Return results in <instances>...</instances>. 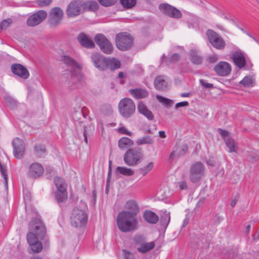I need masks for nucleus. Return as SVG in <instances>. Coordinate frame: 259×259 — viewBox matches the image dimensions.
Returning a JSON list of instances; mask_svg holds the SVG:
<instances>
[{
	"label": "nucleus",
	"mask_w": 259,
	"mask_h": 259,
	"mask_svg": "<svg viewBox=\"0 0 259 259\" xmlns=\"http://www.w3.org/2000/svg\"><path fill=\"white\" fill-rule=\"evenodd\" d=\"M30 231L27 235V240L29 245L36 243L38 239L43 240L46 235V228L44 223L38 218H33L29 223Z\"/></svg>",
	"instance_id": "1"
},
{
	"label": "nucleus",
	"mask_w": 259,
	"mask_h": 259,
	"mask_svg": "<svg viewBox=\"0 0 259 259\" xmlns=\"http://www.w3.org/2000/svg\"><path fill=\"white\" fill-rule=\"evenodd\" d=\"M138 224L136 217L130 215L128 212L121 211L117 217V225L118 229L124 233L135 230Z\"/></svg>",
	"instance_id": "2"
},
{
	"label": "nucleus",
	"mask_w": 259,
	"mask_h": 259,
	"mask_svg": "<svg viewBox=\"0 0 259 259\" xmlns=\"http://www.w3.org/2000/svg\"><path fill=\"white\" fill-rule=\"evenodd\" d=\"M62 61L66 65L76 68H73L70 70L72 81L75 83L78 82L82 85L83 80V76L80 71L81 66L76 60L68 56H63Z\"/></svg>",
	"instance_id": "3"
},
{
	"label": "nucleus",
	"mask_w": 259,
	"mask_h": 259,
	"mask_svg": "<svg viewBox=\"0 0 259 259\" xmlns=\"http://www.w3.org/2000/svg\"><path fill=\"white\" fill-rule=\"evenodd\" d=\"M143 154L141 149L135 147L128 149L123 155V161L128 166H135L141 161Z\"/></svg>",
	"instance_id": "4"
},
{
	"label": "nucleus",
	"mask_w": 259,
	"mask_h": 259,
	"mask_svg": "<svg viewBox=\"0 0 259 259\" xmlns=\"http://www.w3.org/2000/svg\"><path fill=\"white\" fill-rule=\"evenodd\" d=\"M118 107L120 115L124 118L131 117L136 111L135 103L129 98L122 99L118 103Z\"/></svg>",
	"instance_id": "5"
},
{
	"label": "nucleus",
	"mask_w": 259,
	"mask_h": 259,
	"mask_svg": "<svg viewBox=\"0 0 259 259\" xmlns=\"http://www.w3.org/2000/svg\"><path fill=\"white\" fill-rule=\"evenodd\" d=\"M133 41L134 38L127 32H120L116 35V46L118 50L121 51H125L129 50L132 47Z\"/></svg>",
	"instance_id": "6"
},
{
	"label": "nucleus",
	"mask_w": 259,
	"mask_h": 259,
	"mask_svg": "<svg viewBox=\"0 0 259 259\" xmlns=\"http://www.w3.org/2000/svg\"><path fill=\"white\" fill-rule=\"evenodd\" d=\"M205 166L200 161L193 163L189 168V179L193 183H198L204 174Z\"/></svg>",
	"instance_id": "7"
},
{
	"label": "nucleus",
	"mask_w": 259,
	"mask_h": 259,
	"mask_svg": "<svg viewBox=\"0 0 259 259\" xmlns=\"http://www.w3.org/2000/svg\"><path fill=\"white\" fill-rule=\"evenodd\" d=\"M87 220L88 216L84 211L79 209L78 207L73 209L70 217L72 226L75 228L81 227L87 223Z\"/></svg>",
	"instance_id": "8"
},
{
	"label": "nucleus",
	"mask_w": 259,
	"mask_h": 259,
	"mask_svg": "<svg viewBox=\"0 0 259 259\" xmlns=\"http://www.w3.org/2000/svg\"><path fill=\"white\" fill-rule=\"evenodd\" d=\"M94 40L100 50L105 54H111L114 50L113 46L109 40L102 33H98L94 37Z\"/></svg>",
	"instance_id": "9"
},
{
	"label": "nucleus",
	"mask_w": 259,
	"mask_h": 259,
	"mask_svg": "<svg viewBox=\"0 0 259 259\" xmlns=\"http://www.w3.org/2000/svg\"><path fill=\"white\" fill-rule=\"evenodd\" d=\"M206 35L212 47L218 50H223L226 47L224 39L216 32L212 29H208Z\"/></svg>",
	"instance_id": "10"
},
{
	"label": "nucleus",
	"mask_w": 259,
	"mask_h": 259,
	"mask_svg": "<svg viewBox=\"0 0 259 259\" xmlns=\"http://www.w3.org/2000/svg\"><path fill=\"white\" fill-rule=\"evenodd\" d=\"M64 15L63 11L56 7L51 9L49 12L48 23L51 27L55 28L61 22Z\"/></svg>",
	"instance_id": "11"
},
{
	"label": "nucleus",
	"mask_w": 259,
	"mask_h": 259,
	"mask_svg": "<svg viewBox=\"0 0 259 259\" xmlns=\"http://www.w3.org/2000/svg\"><path fill=\"white\" fill-rule=\"evenodd\" d=\"M47 15V12L45 10L37 11L27 18L26 24L31 27L37 26L46 19Z\"/></svg>",
	"instance_id": "12"
},
{
	"label": "nucleus",
	"mask_w": 259,
	"mask_h": 259,
	"mask_svg": "<svg viewBox=\"0 0 259 259\" xmlns=\"http://www.w3.org/2000/svg\"><path fill=\"white\" fill-rule=\"evenodd\" d=\"M158 8L163 14L171 18L179 19L182 17V13L179 10L168 4H161Z\"/></svg>",
	"instance_id": "13"
},
{
	"label": "nucleus",
	"mask_w": 259,
	"mask_h": 259,
	"mask_svg": "<svg viewBox=\"0 0 259 259\" xmlns=\"http://www.w3.org/2000/svg\"><path fill=\"white\" fill-rule=\"evenodd\" d=\"M82 1L76 0L71 1L67 6L66 14L68 18L75 17L82 13Z\"/></svg>",
	"instance_id": "14"
},
{
	"label": "nucleus",
	"mask_w": 259,
	"mask_h": 259,
	"mask_svg": "<svg viewBox=\"0 0 259 259\" xmlns=\"http://www.w3.org/2000/svg\"><path fill=\"white\" fill-rule=\"evenodd\" d=\"M230 58L238 68L241 69L245 67L246 63L245 54L241 50L238 49L233 51L230 55Z\"/></svg>",
	"instance_id": "15"
},
{
	"label": "nucleus",
	"mask_w": 259,
	"mask_h": 259,
	"mask_svg": "<svg viewBox=\"0 0 259 259\" xmlns=\"http://www.w3.org/2000/svg\"><path fill=\"white\" fill-rule=\"evenodd\" d=\"M14 155L17 159H21L25 153L24 141L19 138H15L12 142Z\"/></svg>",
	"instance_id": "16"
},
{
	"label": "nucleus",
	"mask_w": 259,
	"mask_h": 259,
	"mask_svg": "<svg viewBox=\"0 0 259 259\" xmlns=\"http://www.w3.org/2000/svg\"><path fill=\"white\" fill-rule=\"evenodd\" d=\"M213 69L218 75L227 76L230 74L232 68L228 62L221 61L214 66Z\"/></svg>",
	"instance_id": "17"
},
{
	"label": "nucleus",
	"mask_w": 259,
	"mask_h": 259,
	"mask_svg": "<svg viewBox=\"0 0 259 259\" xmlns=\"http://www.w3.org/2000/svg\"><path fill=\"white\" fill-rule=\"evenodd\" d=\"M91 60L94 66L98 70H106L107 57L99 53H95L92 55Z\"/></svg>",
	"instance_id": "18"
},
{
	"label": "nucleus",
	"mask_w": 259,
	"mask_h": 259,
	"mask_svg": "<svg viewBox=\"0 0 259 259\" xmlns=\"http://www.w3.org/2000/svg\"><path fill=\"white\" fill-rule=\"evenodd\" d=\"M12 72L21 78L26 79L29 76V72L27 69L21 64H12L11 67Z\"/></svg>",
	"instance_id": "19"
},
{
	"label": "nucleus",
	"mask_w": 259,
	"mask_h": 259,
	"mask_svg": "<svg viewBox=\"0 0 259 259\" xmlns=\"http://www.w3.org/2000/svg\"><path fill=\"white\" fill-rule=\"evenodd\" d=\"M188 146L185 144L181 145H176L174 147V150L169 155V159L173 160L175 158H179L181 156L184 155L187 152Z\"/></svg>",
	"instance_id": "20"
},
{
	"label": "nucleus",
	"mask_w": 259,
	"mask_h": 259,
	"mask_svg": "<svg viewBox=\"0 0 259 259\" xmlns=\"http://www.w3.org/2000/svg\"><path fill=\"white\" fill-rule=\"evenodd\" d=\"M44 172L43 166L39 163H32L29 168V176L32 178H37L40 177Z\"/></svg>",
	"instance_id": "21"
},
{
	"label": "nucleus",
	"mask_w": 259,
	"mask_h": 259,
	"mask_svg": "<svg viewBox=\"0 0 259 259\" xmlns=\"http://www.w3.org/2000/svg\"><path fill=\"white\" fill-rule=\"evenodd\" d=\"M77 39L79 43L84 48L93 49L95 47L94 41L83 32H80L78 34Z\"/></svg>",
	"instance_id": "22"
},
{
	"label": "nucleus",
	"mask_w": 259,
	"mask_h": 259,
	"mask_svg": "<svg viewBox=\"0 0 259 259\" xmlns=\"http://www.w3.org/2000/svg\"><path fill=\"white\" fill-rule=\"evenodd\" d=\"M125 207L129 211H122L123 212H128L133 217H136L139 213L140 209L137 202L134 200H130L126 202Z\"/></svg>",
	"instance_id": "23"
},
{
	"label": "nucleus",
	"mask_w": 259,
	"mask_h": 259,
	"mask_svg": "<svg viewBox=\"0 0 259 259\" xmlns=\"http://www.w3.org/2000/svg\"><path fill=\"white\" fill-rule=\"evenodd\" d=\"M137 108L138 112L148 120H153L154 119V116L152 112L148 109L143 102L141 101L138 103Z\"/></svg>",
	"instance_id": "24"
},
{
	"label": "nucleus",
	"mask_w": 259,
	"mask_h": 259,
	"mask_svg": "<svg viewBox=\"0 0 259 259\" xmlns=\"http://www.w3.org/2000/svg\"><path fill=\"white\" fill-rule=\"evenodd\" d=\"M154 85L155 88L159 91H165L167 88V82L165 80V76L159 75L154 80Z\"/></svg>",
	"instance_id": "25"
},
{
	"label": "nucleus",
	"mask_w": 259,
	"mask_h": 259,
	"mask_svg": "<svg viewBox=\"0 0 259 259\" xmlns=\"http://www.w3.org/2000/svg\"><path fill=\"white\" fill-rule=\"evenodd\" d=\"M129 92L132 96L137 99L146 98L149 95L147 90L142 88L131 89L129 90Z\"/></svg>",
	"instance_id": "26"
},
{
	"label": "nucleus",
	"mask_w": 259,
	"mask_h": 259,
	"mask_svg": "<svg viewBox=\"0 0 259 259\" xmlns=\"http://www.w3.org/2000/svg\"><path fill=\"white\" fill-rule=\"evenodd\" d=\"M143 217L147 222L151 224H156L159 220L158 216L155 212L149 210H145Z\"/></svg>",
	"instance_id": "27"
},
{
	"label": "nucleus",
	"mask_w": 259,
	"mask_h": 259,
	"mask_svg": "<svg viewBox=\"0 0 259 259\" xmlns=\"http://www.w3.org/2000/svg\"><path fill=\"white\" fill-rule=\"evenodd\" d=\"M121 66L120 61L114 58H109L107 57L106 70L109 69L112 71L120 68Z\"/></svg>",
	"instance_id": "28"
},
{
	"label": "nucleus",
	"mask_w": 259,
	"mask_h": 259,
	"mask_svg": "<svg viewBox=\"0 0 259 259\" xmlns=\"http://www.w3.org/2000/svg\"><path fill=\"white\" fill-rule=\"evenodd\" d=\"M82 4L83 10L96 12L99 8L98 4L96 2L93 1H88L85 2L82 1Z\"/></svg>",
	"instance_id": "29"
},
{
	"label": "nucleus",
	"mask_w": 259,
	"mask_h": 259,
	"mask_svg": "<svg viewBox=\"0 0 259 259\" xmlns=\"http://www.w3.org/2000/svg\"><path fill=\"white\" fill-rule=\"evenodd\" d=\"M116 175L121 174L124 176H132L134 175L135 171L133 169L125 166H117L115 169Z\"/></svg>",
	"instance_id": "30"
},
{
	"label": "nucleus",
	"mask_w": 259,
	"mask_h": 259,
	"mask_svg": "<svg viewBox=\"0 0 259 259\" xmlns=\"http://www.w3.org/2000/svg\"><path fill=\"white\" fill-rule=\"evenodd\" d=\"M133 145V141L127 137H122L118 141V146L121 150L127 149Z\"/></svg>",
	"instance_id": "31"
},
{
	"label": "nucleus",
	"mask_w": 259,
	"mask_h": 259,
	"mask_svg": "<svg viewBox=\"0 0 259 259\" xmlns=\"http://www.w3.org/2000/svg\"><path fill=\"white\" fill-rule=\"evenodd\" d=\"M47 150L45 145L36 144L34 146V154L38 158L44 157L46 155Z\"/></svg>",
	"instance_id": "32"
},
{
	"label": "nucleus",
	"mask_w": 259,
	"mask_h": 259,
	"mask_svg": "<svg viewBox=\"0 0 259 259\" xmlns=\"http://www.w3.org/2000/svg\"><path fill=\"white\" fill-rule=\"evenodd\" d=\"M170 221V212L165 210L160 215V225L166 229Z\"/></svg>",
	"instance_id": "33"
},
{
	"label": "nucleus",
	"mask_w": 259,
	"mask_h": 259,
	"mask_svg": "<svg viewBox=\"0 0 259 259\" xmlns=\"http://www.w3.org/2000/svg\"><path fill=\"white\" fill-rule=\"evenodd\" d=\"M190 59L191 62L196 65H200L203 62V58L199 56L195 50H191L190 53Z\"/></svg>",
	"instance_id": "34"
},
{
	"label": "nucleus",
	"mask_w": 259,
	"mask_h": 259,
	"mask_svg": "<svg viewBox=\"0 0 259 259\" xmlns=\"http://www.w3.org/2000/svg\"><path fill=\"white\" fill-rule=\"evenodd\" d=\"M55 199L59 203L66 201L68 197L67 190H57L55 193Z\"/></svg>",
	"instance_id": "35"
},
{
	"label": "nucleus",
	"mask_w": 259,
	"mask_h": 259,
	"mask_svg": "<svg viewBox=\"0 0 259 259\" xmlns=\"http://www.w3.org/2000/svg\"><path fill=\"white\" fill-rule=\"evenodd\" d=\"M54 182L57 190H66L67 184L63 178L55 177L54 179Z\"/></svg>",
	"instance_id": "36"
},
{
	"label": "nucleus",
	"mask_w": 259,
	"mask_h": 259,
	"mask_svg": "<svg viewBox=\"0 0 259 259\" xmlns=\"http://www.w3.org/2000/svg\"><path fill=\"white\" fill-rule=\"evenodd\" d=\"M155 247V243L153 241L150 243H146V242L141 245L140 247L137 248L139 252L145 253L152 249Z\"/></svg>",
	"instance_id": "37"
},
{
	"label": "nucleus",
	"mask_w": 259,
	"mask_h": 259,
	"mask_svg": "<svg viewBox=\"0 0 259 259\" xmlns=\"http://www.w3.org/2000/svg\"><path fill=\"white\" fill-rule=\"evenodd\" d=\"M100 111L104 115H110L113 112V109L111 105L104 104L100 106Z\"/></svg>",
	"instance_id": "38"
},
{
	"label": "nucleus",
	"mask_w": 259,
	"mask_h": 259,
	"mask_svg": "<svg viewBox=\"0 0 259 259\" xmlns=\"http://www.w3.org/2000/svg\"><path fill=\"white\" fill-rule=\"evenodd\" d=\"M4 100L7 106L11 109H14L17 107V102L11 97H5Z\"/></svg>",
	"instance_id": "39"
},
{
	"label": "nucleus",
	"mask_w": 259,
	"mask_h": 259,
	"mask_svg": "<svg viewBox=\"0 0 259 259\" xmlns=\"http://www.w3.org/2000/svg\"><path fill=\"white\" fill-rule=\"evenodd\" d=\"M153 140L150 136H144L140 139H138L136 141V143L138 145L143 144H152L153 143Z\"/></svg>",
	"instance_id": "40"
},
{
	"label": "nucleus",
	"mask_w": 259,
	"mask_h": 259,
	"mask_svg": "<svg viewBox=\"0 0 259 259\" xmlns=\"http://www.w3.org/2000/svg\"><path fill=\"white\" fill-rule=\"evenodd\" d=\"M240 83L244 87H253L254 82L251 77L246 76L240 81Z\"/></svg>",
	"instance_id": "41"
},
{
	"label": "nucleus",
	"mask_w": 259,
	"mask_h": 259,
	"mask_svg": "<svg viewBox=\"0 0 259 259\" xmlns=\"http://www.w3.org/2000/svg\"><path fill=\"white\" fill-rule=\"evenodd\" d=\"M154 166V163L153 162H150L146 166H143L138 169V171L140 174H142L143 176L146 175L150 170L152 169Z\"/></svg>",
	"instance_id": "42"
},
{
	"label": "nucleus",
	"mask_w": 259,
	"mask_h": 259,
	"mask_svg": "<svg viewBox=\"0 0 259 259\" xmlns=\"http://www.w3.org/2000/svg\"><path fill=\"white\" fill-rule=\"evenodd\" d=\"M226 146L229 149L230 152H236L235 149V142L233 138L230 137L227 139L225 141Z\"/></svg>",
	"instance_id": "43"
},
{
	"label": "nucleus",
	"mask_w": 259,
	"mask_h": 259,
	"mask_svg": "<svg viewBox=\"0 0 259 259\" xmlns=\"http://www.w3.org/2000/svg\"><path fill=\"white\" fill-rule=\"evenodd\" d=\"M156 98L159 102L162 103L164 106L167 107V108H169L170 106H171V105L174 103L172 100L159 95L156 96Z\"/></svg>",
	"instance_id": "44"
},
{
	"label": "nucleus",
	"mask_w": 259,
	"mask_h": 259,
	"mask_svg": "<svg viewBox=\"0 0 259 259\" xmlns=\"http://www.w3.org/2000/svg\"><path fill=\"white\" fill-rule=\"evenodd\" d=\"M121 5L126 9H131L137 4V0H119Z\"/></svg>",
	"instance_id": "45"
},
{
	"label": "nucleus",
	"mask_w": 259,
	"mask_h": 259,
	"mask_svg": "<svg viewBox=\"0 0 259 259\" xmlns=\"http://www.w3.org/2000/svg\"><path fill=\"white\" fill-rule=\"evenodd\" d=\"M0 172L1 175L3 176V178L4 179L5 186L7 188H8V175L6 170V166L3 165L0 162Z\"/></svg>",
	"instance_id": "46"
},
{
	"label": "nucleus",
	"mask_w": 259,
	"mask_h": 259,
	"mask_svg": "<svg viewBox=\"0 0 259 259\" xmlns=\"http://www.w3.org/2000/svg\"><path fill=\"white\" fill-rule=\"evenodd\" d=\"M30 248L33 253H39L42 249V243L40 241L36 243H34L32 245H29Z\"/></svg>",
	"instance_id": "47"
},
{
	"label": "nucleus",
	"mask_w": 259,
	"mask_h": 259,
	"mask_svg": "<svg viewBox=\"0 0 259 259\" xmlns=\"http://www.w3.org/2000/svg\"><path fill=\"white\" fill-rule=\"evenodd\" d=\"M99 4L105 7H109L115 5L117 0H98Z\"/></svg>",
	"instance_id": "48"
},
{
	"label": "nucleus",
	"mask_w": 259,
	"mask_h": 259,
	"mask_svg": "<svg viewBox=\"0 0 259 259\" xmlns=\"http://www.w3.org/2000/svg\"><path fill=\"white\" fill-rule=\"evenodd\" d=\"M136 244L141 245L146 242L145 238L141 235L136 236L134 238Z\"/></svg>",
	"instance_id": "49"
},
{
	"label": "nucleus",
	"mask_w": 259,
	"mask_h": 259,
	"mask_svg": "<svg viewBox=\"0 0 259 259\" xmlns=\"http://www.w3.org/2000/svg\"><path fill=\"white\" fill-rule=\"evenodd\" d=\"M180 59V55L178 53L172 54L170 57L166 59V62L167 63H174L178 61Z\"/></svg>",
	"instance_id": "50"
},
{
	"label": "nucleus",
	"mask_w": 259,
	"mask_h": 259,
	"mask_svg": "<svg viewBox=\"0 0 259 259\" xmlns=\"http://www.w3.org/2000/svg\"><path fill=\"white\" fill-rule=\"evenodd\" d=\"M12 20L11 19L4 20L0 24V29H6L12 23Z\"/></svg>",
	"instance_id": "51"
},
{
	"label": "nucleus",
	"mask_w": 259,
	"mask_h": 259,
	"mask_svg": "<svg viewBox=\"0 0 259 259\" xmlns=\"http://www.w3.org/2000/svg\"><path fill=\"white\" fill-rule=\"evenodd\" d=\"M218 131L224 141L230 137L229 135V132L226 130L219 128L218 129Z\"/></svg>",
	"instance_id": "52"
},
{
	"label": "nucleus",
	"mask_w": 259,
	"mask_h": 259,
	"mask_svg": "<svg viewBox=\"0 0 259 259\" xmlns=\"http://www.w3.org/2000/svg\"><path fill=\"white\" fill-rule=\"evenodd\" d=\"M199 82L200 84L205 89H213L214 88V85L212 83H210L207 82L206 80L201 79L199 80Z\"/></svg>",
	"instance_id": "53"
},
{
	"label": "nucleus",
	"mask_w": 259,
	"mask_h": 259,
	"mask_svg": "<svg viewBox=\"0 0 259 259\" xmlns=\"http://www.w3.org/2000/svg\"><path fill=\"white\" fill-rule=\"evenodd\" d=\"M53 0H37L38 5L40 7H44L49 6Z\"/></svg>",
	"instance_id": "54"
},
{
	"label": "nucleus",
	"mask_w": 259,
	"mask_h": 259,
	"mask_svg": "<svg viewBox=\"0 0 259 259\" xmlns=\"http://www.w3.org/2000/svg\"><path fill=\"white\" fill-rule=\"evenodd\" d=\"M118 131L120 133H121L122 134H125V135H128L130 136H132V133L128 131L127 130V129L124 126H122V127H120L119 128Z\"/></svg>",
	"instance_id": "55"
},
{
	"label": "nucleus",
	"mask_w": 259,
	"mask_h": 259,
	"mask_svg": "<svg viewBox=\"0 0 259 259\" xmlns=\"http://www.w3.org/2000/svg\"><path fill=\"white\" fill-rule=\"evenodd\" d=\"M122 252L125 259H133V254L130 251L126 249H123Z\"/></svg>",
	"instance_id": "56"
},
{
	"label": "nucleus",
	"mask_w": 259,
	"mask_h": 259,
	"mask_svg": "<svg viewBox=\"0 0 259 259\" xmlns=\"http://www.w3.org/2000/svg\"><path fill=\"white\" fill-rule=\"evenodd\" d=\"M189 105V102L188 101H183L181 102L177 103L175 105V108L178 109L180 107H184L188 106Z\"/></svg>",
	"instance_id": "57"
},
{
	"label": "nucleus",
	"mask_w": 259,
	"mask_h": 259,
	"mask_svg": "<svg viewBox=\"0 0 259 259\" xmlns=\"http://www.w3.org/2000/svg\"><path fill=\"white\" fill-rule=\"evenodd\" d=\"M83 135L84 137V140L86 143H88V137L89 136V134L87 130V126L85 125H83Z\"/></svg>",
	"instance_id": "58"
},
{
	"label": "nucleus",
	"mask_w": 259,
	"mask_h": 259,
	"mask_svg": "<svg viewBox=\"0 0 259 259\" xmlns=\"http://www.w3.org/2000/svg\"><path fill=\"white\" fill-rule=\"evenodd\" d=\"M111 180V177L107 176L106 188H105V193L106 194H108V193H109V189L110 183Z\"/></svg>",
	"instance_id": "59"
},
{
	"label": "nucleus",
	"mask_w": 259,
	"mask_h": 259,
	"mask_svg": "<svg viewBox=\"0 0 259 259\" xmlns=\"http://www.w3.org/2000/svg\"><path fill=\"white\" fill-rule=\"evenodd\" d=\"M223 218L218 215H216L213 219L214 222L215 224H219L220 222L222 221Z\"/></svg>",
	"instance_id": "60"
},
{
	"label": "nucleus",
	"mask_w": 259,
	"mask_h": 259,
	"mask_svg": "<svg viewBox=\"0 0 259 259\" xmlns=\"http://www.w3.org/2000/svg\"><path fill=\"white\" fill-rule=\"evenodd\" d=\"M209 62L211 63H214L218 60V58L216 56L213 55L209 57Z\"/></svg>",
	"instance_id": "61"
},
{
	"label": "nucleus",
	"mask_w": 259,
	"mask_h": 259,
	"mask_svg": "<svg viewBox=\"0 0 259 259\" xmlns=\"http://www.w3.org/2000/svg\"><path fill=\"white\" fill-rule=\"evenodd\" d=\"M179 187L181 189H186L187 188V185L185 182H181L179 184Z\"/></svg>",
	"instance_id": "62"
},
{
	"label": "nucleus",
	"mask_w": 259,
	"mask_h": 259,
	"mask_svg": "<svg viewBox=\"0 0 259 259\" xmlns=\"http://www.w3.org/2000/svg\"><path fill=\"white\" fill-rule=\"evenodd\" d=\"M107 176L112 177V161L109 160V167Z\"/></svg>",
	"instance_id": "63"
},
{
	"label": "nucleus",
	"mask_w": 259,
	"mask_h": 259,
	"mask_svg": "<svg viewBox=\"0 0 259 259\" xmlns=\"http://www.w3.org/2000/svg\"><path fill=\"white\" fill-rule=\"evenodd\" d=\"M253 238L254 240H257L259 239V231H257L253 235Z\"/></svg>",
	"instance_id": "64"
}]
</instances>
